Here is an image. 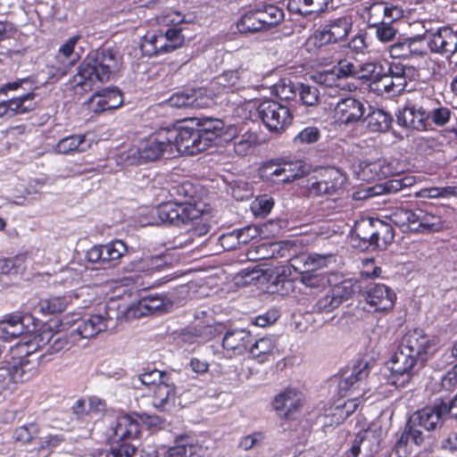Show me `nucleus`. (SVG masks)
Returning <instances> with one entry per match:
<instances>
[{
	"label": "nucleus",
	"mask_w": 457,
	"mask_h": 457,
	"mask_svg": "<svg viewBox=\"0 0 457 457\" xmlns=\"http://www.w3.org/2000/svg\"><path fill=\"white\" fill-rule=\"evenodd\" d=\"M174 303V300L168 295H148L141 298L136 304L129 307L125 314L128 319L162 314L170 312Z\"/></svg>",
	"instance_id": "obj_13"
},
{
	"label": "nucleus",
	"mask_w": 457,
	"mask_h": 457,
	"mask_svg": "<svg viewBox=\"0 0 457 457\" xmlns=\"http://www.w3.org/2000/svg\"><path fill=\"white\" fill-rule=\"evenodd\" d=\"M252 335L244 328L228 330L222 339V347L230 357L241 355L252 342Z\"/></svg>",
	"instance_id": "obj_25"
},
{
	"label": "nucleus",
	"mask_w": 457,
	"mask_h": 457,
	"mask_svg": "<svg viewBox=\"0 0 457 457\" xmlns=\"http://www.w3.org/2000/svg\"><path fill=\"white\" fill-rule=\"evenodd\" d=\"M389 364V369L393 375L403 377L404 378L403 382H408L419 374L425 367L426 362L414 354L406 352L401 346H398L395 353L392 355Z\"/></svg>",
	"instance_id": "obj_15"
},
{
	"label": "nucleus",
	"mask_w": 457,
	"mask_h": 457,
	"mask_svg": "<svg viewBox=\"0 0 457 457\" xmlns=\"http://www.w3.org/2000/svg\"><path fill=\"white\" fill-rule=\"evenodd\" d=\"M297 94L301 103L305 106L314 107L320 103V93L314 85L298 83Z\"/></svg>",
	"instance_id": "obj_51"
},
{
	"label": "nucleus",
	"mask_w": 457,
	"mask_h": 457,
	"mask_svg": "<svg viewBox=\"0 0 457 457\" xmlns=\"http://www.w3.org/2000/svg\"><path fill=\"white\" fill-rule=\"evenodd\" d=\"M170 143V155L176 152L185 155H195L205 151L209 146L196 129L188 127L166 128Z\"/></svg>",
	"instance_id": "obj_6"
},
{
	"label": "nucleus",
	"mask_w": 457,
	"mask_h": 457,
	"mask_svg": "<svg viewBox=\"0 0 457 457\" xmlns=\"http://www.w3.org/2000/svg\"><path fill=\"white\" fill-rule=\"evenodd\" d=\"M156 215L164 224L174 226L188 225L189 220L200 217V210L189 202H166L156 207Z\"/></svg>",
	"instance_id": "obj_9"
},
{
	"label": "nucleus",
	"mask_w": 457,
	"mask_h": 457,
	"mask_svg": "<svg viewBox=\"0 0 457 457\" xmlns=\"http://www.w3.org/2000/svg\"><path fill=\"white\" fill-rule=\"evenodd\" d=\"M375 220L372 218H362L357 220L352 229V241H358L356 247L374 249Z\"/></svg>",
	"instance_id": "obj_27"
},
{
	"label": "nucleus",
	"mask_w": 457,
	"mask_h": 457,
	"mask_svg": "<svg viewBox=\"0 0 457 457\" xmlns=\"http://www.w3.org/2000/svg\"><path fill=\"white\" fill-rule=\"evenodd\" d=\"M346 177L337 169L328 168L324 170L320 178L311 183L308 187L312 196H324L338 195L343 191Z\"/></svg>",
	"instance_id": "obj_17"
},
{
	"label": "nucleus",
	"mask_w": 457,
	"mask_h": 457,
	"mask_svg": "<svg viewBox=\"0 0 457 457\" xmlns=\"http://www.w3.org/2000/svg\"><path fill=\"white\" fill-rule=\"evenodd\" d=\"M112 317L108 313L94 314L83 319L73 333L83 338H91L108 328Z\"/></svg>",
	"instance_id": "obj_28"
},
{
	"label": "nucleus",
	"mask_w": 457,
	"mask_h": 457,
	"mask_svg": "<svg viewBox=\"0 0 457 457\" xmlns=\"http://www.w3.org/2000/svg\"><path fill=\"white\" fill-rule=\"evenodd\" d=\"M29 319L15 313L5 315L0 320V337L8 341L30 333L29 325L25 324Z\"/></svg>",
	"instance_id": "obj_23"
},
{
	"label": "nucleus",
	"mask_w": 457,
	"mask_h": 457,
	"mask_svg": "<svg viewBox=\"0 0 457 457\" xmlns=\"http://www.w3.org/2000/svg\"><path fill=\"white\" fill-rule=\"evenodd\" d=\"M370 432L368 430H361L355 436L350 449L351 454L353 457H358L362 452H365L368 455L370 449L371 439L369 436Z\"/></svg>",
	"instance_id": "obj_60"
},
{
	"label": "nucleus",
	"mask_w": 457,
	"mask_h": 457,
	"mask_svg": "<svg viewBox=\"0 0 457 457\" xmlns=\"http://www.w3.org/2000/svg\"><path fill=\"white\" fill-rule=\"evenodd\" d=\"M429 120L437 126L445 125L451 117V110L439 103L428 104Z\"/></svg>",
	"instance_id": "obj_56"
},
{
	"label": "nucleus",
	"mask_w": 457,
	"mask_h": 457,
	"mask_svg": "<svg viewBox=\"0 0 457 457\" xmlns=\"http://www.w3.org/2000/svg\"><path fill=\"white\" fill-rule=\"evenodd\" d=\"M139 428L138 421L131 416L118 417L112 428L116 442L109 451L100 452L96 457H132L136 453V447L127 441L137 436L140 432Z\"/></svg>",
	"instance_id": "obj_4"
},
{
	"label": "nucleus",
	"mask_w": 457,
	"mask_h": 457,
	"mask_svg": "<svg viewBox=\"0 0 457 457\" xmlns=\"http://www.w3.org/2000/svg\"><path fill=\"white\" fill-rule=\"evenodd\" d=\"M448 415L445 402L436 401L432 405L416 411L408 420L404 430L395 445L396 453H406L408 442L418 446H427L432 442L430 433L440 428Z\"/></svg>",
	"instance_id": "obj_1"
},
{
	"label": "nucleus",
	"mask_w": 457,
	"mask_h": 457,
	"mask_svg": "<svg viewBox=\"0 0 457 457\" xmlns=\"http://www.w3.org/2000/svg\"><path fill=\"white\" fill-rule=\"evenodd\" d=\"M123 103V96L117 88H104L95 93L88 101V108L95 112L113 110Z\"/></svg>",
	"instance_id": "obj_24"
},
{
	"label": "nucleus",
	"mask_w": 457,
	"mask_h": 457,
	"mask_svg": "<svg viewBox=\"0 0 457 457\" xmlns=\"http://www.w3.org/2000/svg\"><path fill=\"white\" fill-rule=\"evenodd\" d=\"M414 230L437 231L442 228V219L433 212L420 208L414 209Z\"/></svg>",
	"instance_id": "obj_38"
},
{
	"label": "nucleus",
	"mask_w": 457,
	"mask_h": 457,
	"mask_svg": "<svg viewBox=\"0 0 457 457\" xmlns=\"http://www.w3.org/2000/svg\"><path fill=\"white\" fill-rule=\"evenodd\" d=\"M410 185H411V181L409 178L394 179L382 184L359 189L353 194V199L356 201L367 200L383 194L397 193Z\"/></svg>",
	"instance_id": "obj_21"
},
{
	"label": "nucleus",
	"mask_w": 457,
	"mask_h": 457,
	"mask_svg": "<svg viewBox=\"0 0 457 457\" xmlns=\"http://www.w3.org/2000/svg\"><path fill=\"white\" fill-rule=\"evenodd\" d=\"M68 305L66 297L54 296L41 300L38 303L39 311L44 314H54L63 312Z\"/></svg>",
	"instance_id": "obj_54"
},
{
	"label": "nucleus",
	"mask_w": 457,
	"mask_h": 457,
	"mask_svg": "<svg viewBox=\"0 0 457 457\" xmlns=\"http://www.w3.org/2000/svg\"><path fill=\"white\" fill-rule=\"evenodd\" d=\"M256 11L260 17L263 30H268L278 25L284 20V12L276 5L269 4L263 7H257Z\"/></svg>",
	"instance_id": "obj_41"
},
{
	"label": "nucleus",
	"mask_w": 457,
	"mask_h": 457,
	"mask_svg": "<svg viewBox=\"0 0 457 457\" xmlns=\"http://www.w3.org/2000/svg\"><path fill=\"white\" fill-rule=\"evenodd\" d=\"M315 79L317 83L328 88V95L330 96H336L340 91L351 90L350 85L346 81L341 79L334 68L332 70L318 73L315 76Z\"/></svg>",
	"instance_id": "obj_33"
},
{
	"label": "nucleus",
	"mask_w": 457,
	"mask_h": 457,
	"mask_svg": "<svg viewBox=\"0 0 457 457\" xmlns=\"http://www.w3.org/2000/svg\"><path fill=\"white\" fill-rule=\"evenodd\" d=\"M256 8L245 12L236 23L237 29L241 34H254L264 31Z\"/></svg>",
	"instance_id": "obj_39"
},
{
	"label": "nucleus",
	"mask_w": 457,
	"mask_h": 457,
	"mask_svg": "<svg viewBox=\"0 0 457 457\" xmlns=\"http://www.w3.org/2000/svg\"><path fill=\"white\" fill-rule=\"evenodd\" d=\"M304 173L305 170L302 162H286L282 164V178H278L276 181L288 183L302 178Z\"/></svg>",
	"instance_id": "obj_53"
},
{
	"label": "nucleus",
	"mask_w": 457,
	"mask_h": 457,
	"mask_svg": "<svg viewBox=\"0 0 457 457\" xmlns=\"http://www.w3.org/2000/svg\"><path fill=\"white\" fill-rule=\"evenodd\" d=\"M195 400L191 390H184L174 385L171 378L160 386L153 389L152 405L160 411H168L176 405L185 407Z\"/></svg>",
	"instance_id": "obj_7"
},
{
	"label": "nucleus",
	"mask_w": 457,
	"mask_h": 457,
	"mask_svg": "<svg viewBox=\"0 0 457 457\" xmlns=\"http://www.w3.org/2000/svg\"><path fill=\"white\" fill-rule=\"evenodd\" d=\"M249 76L250 72L242 68L226 71L217 76L212 84L224 89L239 90L249 86Z\"/></svg>",
	"instance_id": "obj_29"
},
{
	"label": "nucleus",
	"mask_w": 457,
	"mask_h": 457,
	"mask_svg": "<svg viewBox=\"0 0 457 457\" xmlns=\"http://www.w3.org/2000/svg\"><path fill=\"white\" fill-rule=\"evenodd\" d=\"M166 128H161L148 138L142 140L137 147L130 148L119 156V162L125 165H137L153 162L169 154L170 158V143Z\"/></svg>",
	"instance_id": "obj_3"
},
{
	"label": "nucleus",
	"mask_w": 457,
	"mask_h": 457,
	"mask_svg": "<svg viewBox=\"0 0 457 457\" xmlns=\"http://www.w3.org/2000/svg\"><path fill=\"white\" fill-rule=\"evenodd\" d=\"M191 224V228L187 230V239L185 241L186 245L193 244L194 237H203L205 236L211 229V226L205 220L203 213L200 212V217L195 220H189Z\"/></svg>",
	"instance_id": "obj_58"
},
{
	"label": "nucleus",
	"mask_w": 457,
	"mask_h": 457,
	"mask_svg": "<svg viewBox=\"0 0 457 457\" xmlns=\"http://www.w3.org/2000/svg\"><path fill=\"white\" fill-rule=\"evenodd\" d=\"M257 115L270 131L279 132L293 119L289 108L277 101H264L257 107Z\"/></svg>",
	"instance_id": "obj_12"
},
{
	"label": "nucleus",
	"mask_w": 457,
	"mask_h": 457,
	"mask_svg": "<svg viewBox=\"0 0 457 457\" xmlns=\"http://www.w3.org/2000/svg\"><path fill=\"white\" fill-rule=\"evenodd\" d=\"M224 122L220 119L204 117L201 119L199 129H196L210 147L222 134Z\"/></svg>",
	"instance_id": "obj_37"
},
{
	"label": "nucleus",
	"mask_w": 457,
	"mask_h": 457,
	"mask_svg": "<svg viewBox=\"0 0 457 457\" xmlns=\"http://www.w3.org/2000/svg\"><path fill=\"white\" fill-rule=\"evenodd\" d=\"M383 69L384 66L377 62L359 63V76L357 79L370 81V87L373 88L378 78H380L383 74Z\"/></svg>",
	"instance_id": "obj_50"
},
{
	"label": "nucleus",
	"mask_w": 457,
	"mask_h": 457,
	"mask_svg": "<svg viewBox=\"0 0 457 457\" xmlns=\"http://www.w3.org/2000/svg\"><path fill=\"white\" fill-rule=\"evenodd\" d=\"M333 259L331 254L311 253L304 262L312 270L301 274L299 281L311 289H322L339 280L337 273L318 272L313 270L326 267Z\"/></svg>",
	"instance_id": "obj_8"
},
{
	"label": "nucleus",
	"mask_w": 457,
	"mask_h": 457,
	"mask_svg": "<svg viewBox=\"0 0 457 457\" xmlns=\"http://www.w3.org/2000/svg\"><path fill=\"white\" fill-rule=\"evenodd\" d=\"M122 64V55L115 48H101L88 54L74 76V83L90 91L97 82L108 81Z\"/></svg>",
	"instance_id": "obj_2"
},
{
	"label": "nucleus",
	"mask_w": 457,
	"mask_h": 457,
	"mask_svg": "<svg viewBox=\"0 0 457 457\" xmlns=\"http://www.w3.org/2000/svg\"><path fill=\"white\" fill-rule=\"evenodd\" d=\"M395 237L392 226L379 219L375 220L374 249H386Z\"/></svg>",
	"instance_id": "obj_45"
},
{
	"label": "nucleus",
	"mask_w": 457,
	"mask_h": 457,
	"mask_svg": "<svg viewBox=\"0 0 457 457\" xmlns=\"http://www.w3.org/2000/svg\"><path fill=\"white\" fill-rule=\"evenodd\" d=\"M170 378V375L165 371L156 369L145 371L138 375V380L145 386L151 387L152 390L160 386L165 381Z\"/></svg>",
	"instance_id": "obj_52"
},
{
	"label": "nucleus",
	"mask_w": 457,
	"mask_h": 457,
	"mask_svg": "<svg viewBox=\"0 0 457 457\" xmlns=\"http://www.w3.org/2000/svg\"><path fill=\"white\" fill-rule=\"evenodd\" d=\"M397 21H388L374 27L376 39L384 45L392 44L400 36Z\"/></svg>",
	"instance_id": "obj_47"
},
{
	"label": "nucleus",
	"mask_w": 457,
	"mask_h": 457,
	"mask_svg": "<svg viewBox=\"0 0 457 457\" xmlns=\"http://www.w3.org/2000/svg\"><path fill=\"white\" fill-rule=\"evenodd\" d=\"M35 94L29 92L21 96L13 97L6 101L10 111V116L26 113L33 110L36 106Z\"/></svg>",
	"instance_id": "obj_46"
},
{
	"label": "nucleus",
	"mask_w": 457,
	"mask_h": 457,
	"mask_svg": "<svg viewBox=\"0 0 457 457\" xmlns=\"http://www.w3.org/2000/svg\"><path fill=\"white\" fill-rule=\"evenodd\" d=\"M162 36L167 39L165 42V53H170L178 47L181 46L184 43V36L182 35L181 29L176 27L168 29L165 33L162 32Z\"/></svg>",
	"instance_id": "obj_63"
},
{
	"label": "nucleus",
	"mask_w": 457,
	"mask_h": 457,
	"mask_svg": "<svg viewBox=\"0 0 457 457\" xmlns=\"http://www.w3.org/2000/svg\"><path fill=\"white\" fill-rule=\"evenodd\" d=\"M303 395L295 388H287L277 395L273 400V407L280 416L292 419L303 405Z\"/></svg>",
	"instance_id": "obj_20"
},
{
	"label": "nucleus",
	"mask_w": 457,
	"mask_h": 457,
	"mask_svg": "<svg viewBox=\"0 0 457 457\" xmlns=\"http://www.w3.org/2000/svg\"><path fill=\"white\" fill-rule=\"evenodd\" d=\"M331 288L315 303L313 308L318 312H332L345 301H347L354 294L357 285L352 278L338 280L330 286Z\"/></svg>",
	"instance_id": "obj_11"
},
{
	"label": "nucleus",
	"mask_w": 457,
	"mask_h": 457,
	"mask_svg": "<svg viewBox=\"0 0 457 457\" xmlns=\"http://www.w3.org/2000/svg\"><path fill=\"white\" fill-rule=\"evenodd\" d=\"M424 36H416L412 37H397L387 47L389 55L394 58H402L406 60L420 59L427 54Z\"/></svg>",
	"instance_id": "obj_18"
},
{
	"label": "nucleus",
	"mask_w": 457,
	"mask_h": 457,
	"mask_svg": "<svg viewBox=\"0 0 457 457\" xmlns=\"http://www.w3.org/2000/svg\"><path fill=\"white\" fill-rule=\"evenodd\" d=\"M201 95V90L190 89L187 92L174 93L166 103L167 105L174 108H187L189 106L197 107L198 97Z\"/></svg>",
	"instance_id": "obj_42"
},
{
	"label": "nucleus",
	"mask_w": 457,
	"mask_h": 457,
	"mask_svg": "<svg viewBox=\"0 0 457 457\" xmlns=\"http://www.w3.org/2000/svg\"><path fill=\"white\" fill-rule=\"evenodd\" d=\"M352 29L353 20L350 15L330 19L314 32L313 43L319 47L339 43L346 39Z\"/></svg>",
	"instance_id": "obj_10"
},
{
	"label": "nucleus",
	"mask_w": 457,
	"mask_h": 457,
	"mask_svg": "<svg viewBox=\"0 0 457 457\" xmlns=\"http://www.w3.org/2000/svg\"><path fill=\"white\" fill-rule=\"evenodd\" d=\"M368 364L353 366L350 374L345 373L338 381V393L346 396L349 393L357 389L360 384L368 377Z\"/></svg>",
	"instance_id": "obj_30"
},
{
	"label": "nucleus",
	"mask_w": 457,
	"mask_h": 457,
	"mask_svg": "<svg viewBox=\"0 0 457 457\" xmlns=\"http://www.w3.org/2000/svg\"><path fill=\"white\" fill-rule=\"evenodd\" d=\"M399 346L427 362L435 351L436 343L422 329L416 328L404 334Z\"/></svg>",
	"instance_id": "obj_16"
},
{
	"label": "nucleus",
	"mask_w": 457,
	"mask_h": 457,
	"mask_svg": "<svg viewBox=\"0 0 457 457\" xmlns=\"http://www.w3.org/2000/svg\"><path fill=\"white\" fill-rule=\"evenodd\" d=\"M426 48L432 53L444 55L451 62L457 63V31L449 27L439 28L429 35Z\"/></svg>",
	"instance_id": "obj_14"
},
{
	"label": "nucleus",
	"mask_w": 457,
	"mask_h": 457,
	"mask_svg": "<svg viewBox=\"0 0 457 457\" xmlns=\"http://www.w3.org/2000/svg\"><path fill=\"white\" fill-rule=\"evenodd\" d=\"M39 433L38 426L34 423H29L17 428L13 431V438L21 444H27L37 437Z\"/></svg>",
	"instance_id": "obj_59"
},
{
	"label": "nucleus",
	"mask_w": 457,
	"mask_h": 457,
	"mask_svg": "<svg viewBox=\"0 0 457 457\" xmlns=\"http://www.w3.org/2000/svg\"><path fill=\"white\" fill-rule=\"evenodd\" d=\"M439 103L436 99L421 92L414 94L412 99L396 113L397 123L404 128L426 130L429 124L428 104Z\"/></svg>",
	"instance_id": "obj_5"
},
{
	"label": "nucleus",
	"mask_w": 457,
	"mask_h": 457,
	"mask_svg": "<svg viewBox=\"0 0 457 457\" xmlns=\"http://www.w3.org/2000/svg\"><path fill=\"white\" fill-rule=\"evenodd\" d=\"M265 440L263 432L256 431L240 438L238 447L244 451H249L261 447Z\"/></svg>",
	"instance_id": "obj_64"
},
{
	"label": "nucleus",
	"mask_w": 457,
	"mask_h": 457,
	"mask_svg": "<svg viewBox=\"0 0 457 457\" xmlns=\"http://www.w3.org/2000/svg\"><path fill=\"white\" fill-rule=\"evenodd\" d=\"M275 95L283 100H293L297 96L298 84L289 79H282L274 85Z\"/></svg>",
	"instance_id": "obj_55"
},
{
	"label": "nucleus",
	"mask_w": 457,
	"mask_h": 457,
	"mask_svg": "<svg viewBox=\"0 0 457 457\" xmlns=\"http://www.w3.org/2000/svg\"><path fill=\"white\" fill-rule=\"evenodd\" d=\"M364 104L353 97L341 99L335 107V116L341 122L349 124L360 120L364 114Z\"/></svg>",
	"instance_id": "obj_26"
},
{
	"label": "nucleus",
	"mask_w": 457,
	"mask_h": 457,
	"mask_svg": "<svg viewBox=\"0 0 457 457\" xmlns=\"http://www.w3.org/2000/svg\"><path fill=\"white\" fill-rule=\"evenodd\" d=\"M274 200L268 195L257 196L251 204V211L255 217L264 218L272 210Z\"/></svg>",
	"instance_id": "obj_57"
},
{
	"label": "nucleus",
	"mask_w": 457,
	"mask_h": 457,
	"mask_svg": "<svg viewBox=\"0 0 457 457\" xmlns=\"http://www.w3.org/2000/svg\"><path fill=\"white\" fill-rule=\"evenodd\" d=\"M366 23L369 29L388 21H398L404 15V10L401 4L389 2H375L365 7Z\"/></svg>",
	"instance_id": "obj_19"
},
{
	"label": "nucleus",
	"mask_w": 457,
	"mask_h": 457,
	"mask_svg": "<svg viewBox=\"0 0 457 457\" xmlns=\"http://www.w3.org/2000/svg\"><path fill=\"white\" fill-rule=\"evenodd\" d=\"M217 335L214 320L210 317L206 321H198L183 334V340L190 342H205Z\"/></svg>",
	"instance_id": "obj_32"
},
{
	"label": "nucleus",
	"mask_w": 457,
	"mask_h": 457,
	"mask_svg": "<svg viewBox=\"0 0 457 457\" xmlns=\"http://www.w3.org/2000/svg\"><path fill=\"white\" fill-rule=\"evenodd\" d=\"M90 147V143L84 134H74L58 141L54 150L61 154L85 152Z\"/></svg>",
	"instance_id": "obj_34"
},
{
	"label": "nucleus",
	"mask_w": 457,
	"mask_h": 457,
	"mask_svg": "<svg viewBox=\"0 0 457 457\" xmlns=\"http://www.w3.org/2000/svg\"><path fill=\"white\" fill-rule=\"evenodd\" d=\"M391 220L399 227L407 226L411 229L415 225L414 210L397 208L390 216Z\"/></svg>",
	"instance_id": "obj_61"
},
{
	"label": "nucleus",
	"mask_w": 457,
	"mask_h": 457,
	"mask_svg": "<svg viewBox=\"0 0 457 457\" xmlns=\"http://www.w3.org/2000/svg\"><path fill=\"white\" fill-rule=\"evenodd\" d=\"M275 348L273 340L270 337H262L254 342L250 347L249 353L251 357L259 363L269 361Z\"/></svg>",
	"instance_id": "obj_43"
},
{
	"label": "nucleus",
	"mask_w": 457,
	"mask_h": 457,
	"mask_svg": "<svg viewBox=\"0 0 457 457\" xmlns=\"http://www.w3.org/2000/svg\"><path fill=\"white\" fill-rule=\"evenodd\" d=\"M291 270L289 267L282 266L277 269L275 275L270 276V287L272 293L286 295L293 292L294 281L290 278Z\"/></svg>",
	"instance_id": "obj_36"
},
{
	"label": "nucleus",
	"mask_w": 457,
	"mask_h": 457,
	"mask_svg": "<svg viewBox=\"0 0 457 457\" xmlns=\"http://www.w3.org/2000/svg\"><path fill=\"white\" fill-rule=\"evenodd\" d=\"M365 300L375 311L385 312L393 308L395 294L383 284H370L365 291Z\"/></svg>",
	"instance_id": "obj_22"
},
{
	"label": "nucleus",
	"mask_w": 457,
	"mask_h": 457,
	"mask_svg": "<svg viewBox=\"0 0 457 457\" xmlns=\"http://www.w3.org/2000/svg\"><path fill=\"white\" fill-rule=\"evenodd\" d=\"M37 372L36 362L28 357H21L9 369V374L14 383H23L31 379Z\"/></svg>",
	"instance_id": "obj_35"
},
{
	"label": "nucleus",
	"mask_w": 457,
	"mask_h": 457,
	"mask_svg": "<svg viewBox=\"0 0 457 457\" xmlns=\"http://www.w3.org/2000/svg\"><path fill=\"white\" fill-rule=\"evenodd\" d=\"M204 450L198 444L179 443L170 447L165 457H203Z\"/></svg>",
	"instance_id": "obj_49"
},
{
	"label": "nucleus",
	"mask_w": 457,
	"mask_h": 457,
	"mask_svg": "<svg viewBox=\"0 0 457 457\" xmlns=\"http://www.w3.org/2000/svg\"><path fill=\"white\" fill-rule=\"evenodd\" d=\"M359 63L360 62H352L347 59H342L334 69L337 71V74L339 75L341 79L345 81V79L349 78H358Z\"/></svg>",
	"instance_id": "obj_62"
},
{
	"label": "nucleus",
	"mask_w": 457,
	"mask_h": 457,
	"mask_svg": "<svg viewBox=\"0 0 457 457\" xmlns=\"http://www.w3.org/2000/svg\"><path fill=\"white\" fill-rule=\"evenodd\" d=\"M392 123L391 115L382 109H376L369 113L367 126L372 132H386Z\"/></svg>",
	"instance_id": "obj_44"
},
{
	"label": "nucleus",
	"mask_w": 457,
	"mask_h": 457,
	"mask_svg": "<svg viewBox=\"0 0 457 457\" xmlns=\"http://www.w3.org/2000/svg\"><path fill=\"white\" fill-rule=\"evenodd\" d=\"M34 340L37 348L46 346V353L48 354L57 353L66 349L69 345V341L65 337L60 334H54L50 328L42 329L40 334L35 337Z\"/></svg>",
	"instance_id": "obj_31"
},
{
	"label": "nucleus",
	"mask_w": 457,
	"mask_h": 457,
	"mask_svg": "<svg viewBox=\"0 0 457 457\" xmlns=\"http://www.w3.org/2000/svg\"><path fill=\"white\" fill-rule=\"evenodd\" d=\"M166 40L167 39L162 36V32L147 33L140 43V50L142 54L146 56L166 54L164 52Z\"/></svg>",
	"instance_id": "obj_40"
},
{
	"label": "nucleus",
	"mask_w": 457,
	"mask_h": 457,
	"mask_svg": "<svg viewBox=\"0 0 457 457\" xmlns=\"http://www.w3.org/2000/svg\"><path fill=\"white\" fill-rule=\"evenodd\" d=\"M104 263L114 265L128 251L127 245L121 240H113L106 245H102Z\"/></svg>",
	"instance_id": "obj_48"
}]
</instances>
